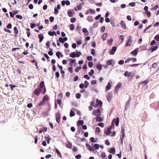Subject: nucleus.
<instances>
[{
	"instance_id": "1",
	"label": "nucleus",
	"mask_w": 159,
	"mask_h": 159,
	"mask_svg": "<svg viewBox=\"0 0 159 159\" xmlns=\"http://www.w3.org/2000/svg\"><path fill=\"white\" fill-rule=\"evenodd\" d=\"M49 99L48 96L47 95H45L43 97L42 101L39 103V105L41 106L45 105L46 102H48Z\"/></svg>"
},
{
	"instance_id": "2",
	"label": "nucleus",
	"mask_w": 159,
	"mask_h": 159,
	"mask_svg": "<svg viewBox=\"0 0 159 159\" xmlns=\"http://www.w3.org/2000/svg\"><path fill=\"white\" fill-rule=\"evenodd\" d=\"M92 114L93 115L96 116L98 115V116H101L100 114V110L99 109H97L93 111Z\"/></svg>"
},
{
	"instance_id": "3",
	"label": "nucleus",
	"mask_w": 159,
	"mask_h": 159,
	"mask_svg": "<svg viewBox=\"0 0 159 159\" xmlns=\"http://www.w3.org/2000/svg\"><path fill=\"white\" fill-rule=\"evenodd\" d=\"M41 89L40 88H38L35 89L34 91V93L37 96H39L41 92Z\"/></svg>"
},
{
	"instance_id": "4",
	"label": "nucleus",
	"mask_w": 159,
	"mask_h": 159,
	"mask_svg": "<svg viewBox=\"0 0 159 159\" xmlns=\"http://www.w3.org/2000/svg\"><path fill=\"white\" fill-rule=\"evenodd\" d=\"M112 97V94L111 92H108L107 94L106 95V98L107 100L109 102H110L111 101V99Z\"/></svg>"
},
{
	"instance_id": "5",
	"label": "nucleus",
	"mask_w": 159,
	"mask_h": 159,
	"mask_svg": "<svg viewBox=\"0 0 159 159\" xmlns=\"http://www.w3.org/2000/svg\"><path fill=\"white\" fill-rule=\"evenodd\" d=\"M131 38H132V37L131 36H129V39L128 41L125 44V46L126 47H129L131 45L132 43V40L131 39Z\"/></svg>"
},
{
	"instance_id": "6",
	"label": "nucleus",
	"mask_w": 159,
	"mask_h": 159,
	"mask_svg": "<svg viewBox=\"0 0 159 159\" xmlns=\"http://www.w3.org/2000/svg\"><path fill=\"white\" fill-rule=\"evenodd\" d=\"M60 114L59 113L57 112L56 114V120L57 122L59 124L60 122Z\"/></svg>"
},
{
	"instance_id": "7",
	"label": "nucleus",
	"mask_w": 159,
	"mask_h": 159,
	"mask_svg": "<svg viewBox=\"0 0 159 159\" xmlns=\"http://www.w3.org/2000/svg\"><path fill=\"white\" fill-rule=\"evenodd\" d=\"M116 50V47H112L111 49L109 52V53L110 55H113Z\"/></svg>"
},
{
	"instance_id": "8",
	"label": "nucleus",
	"mask_w": 159,
	"mask_h": 159,
	"mask_svg": "<svg viewBox=\"0 0 159 159\" xmlns=\"http://www.w3.org/2000/svg\"><path fill=\"white\" fill-rule=\"evenodd\" d=\"M97 105L96 106H99L101 107L102 106V102L101 100H99L98 99L96 100Z\"/></svg>"
},
{
	"instance_id": "9",
	"label": "nucleus",
	"mask_w": 159,
	"mask_h": 159,
	"mask_svg": "<svg viewBox=\"0 0 159 159\" xmlns=\"http://www.w3.org/2000/svg\"><path fill=\"white\" fill-rule=\"evenodd\" d=\"M120 24L122 28L124 29L125 30L126 26L125 22L123 20H121L120 21Z\"/></svg>"
},
{
	"instance_id": "10",
	"label": "nucleus",
	"mask_w": 159,
	"mask_h": 159,
	"mask_svg": "<svg viewBox=\"0 0 159 159\" xmlns=\"http://www.w3.org/2000/svg\"><path fill=\"white\" fill-rule=\"evenodd\" d=\"M113 122H115V125L116 126H118L119 125V118L117 117L116 119H114L113 120Z\"/></svg>"
},
{
	"instance_id": "11",
	"label": "nucleus",
	"mask_w": 159,
	"mask_h": 159,
	"mask_svg": "<svg viewBox=\"0 0 159 159\" xmlns=\"http://www.w3.org/2000/svg\"><path fill=\"white\" fill-rule=\"evenodd\" d=\"M67 14L70 17H72L74 16L73 12L70 10H69L67 11Z\"/></svg>"
},
{
	"instance_id": "12",
	"label": "nucleus",
	"mask_w": 159,
	"mask_h": 159,
	"mask_svg": "<svg viewBox=\"0 0 159 159\" xmlns=\"http://www.w3.org/2000/svg\"><path fill=\"white\" fill-rule=\"evenodd\" d=\"M82 8V7L81 5V4H80L78 6H77L76 7L74 8L75 10L76 11H77L78 10H80Z\"/></svg>"
},
{
	"instance_id": "13",
	"label": "nucleus",
	"mask_w": 159,
	"mask_h": 159,
	"mask_svg": "<svg viewBox=\"0 0 159 159\" xmlns=\"http://www.w3.org/2000/svg\"><path fill=\"white\" fill-rule=\"evenodd\" d=\"M111 128L109 127L107 128V131L105 132V134L107 135H108L110 134Z\"/></svg>"
},
{
	"instance_id": "14",
	"label": "nucleus",
	"mask_w": 159,
	"mask_h": 159,
	"mask_svg": "<svg viewBox=\"0 0 159 159\" xmlns=\"http://www.w3.org/2000/svg\"><path fill=\"white\" fill-rule=\"evenodd\" d=\"M97 122H101L102 121L101 117L100 116H97L95 118Z\"/></svg>"
},
{
	"instance_id": "15",
	"label": "nucleus",
	"mask_w": 159,
	"mask_h": 159,
	"mask_svg": "<svg viewBox=\"0 0 159 159\" xmlns=\"http://www.w3.org/2000/svg\"><path fill=\"white\" fill-rule=\"evenodd\" d=\"M38 37L39 39V42H41L43 40L44 37L43 34H39L38 35Z\"/></svg>"
},
{
	"instance_id": "16",
	"label": "nucleus",
	"mask_w": 159,
	"mask_h": 159,
	"mask_svg": "<svg viewBox=\"0 0 159 159\" xmlns=\"http://www.w3.org/2000/svg\"><path fill=\"white\" fill-rule=\"evenodd\" d=\"M131 74V72H129L128 71H126L125 72V73L124 74V75L126 77V76L129 77L130 76Z\"/></svg>"
},
{
	"instance_id": "17",
	"label": "nucleus",
	"mask_w": 159,
	"mask_h": 159,
	"mask_svg": "<svg viewBox=\"0 0 159 159\" xmlns=\"http://www.w3.org/2000/svg\"><path fill=\"white\" fill-rule=\"evenodd\" d=\"M87 20L90 22H92L93 21V19L92 16H89L87 18Z\"/></svg>"
},
{
	"instance_id": "18",
	"label": "nucleus",
	"mask_w": 159,
	"mask_h": 159,
	"mask_svg": "<svg viewBox=\"0 0 159 159\" xmlns=\"http://www.w3.org/2000/svg\"><path fill=\"white\" fill-rule=\"evenodd\" d=\"M107 33H104L102 36V38L103 40H105L107 39Z\"/></svg>"
},
{
	"instance_id": "19",
	"label": "nucleus",
	"mask_w": 159,
	"mask_h": 159,
	"mask_svg": "<svg viewBox=\"0 0 159 159\" xmlns=\"http://www.w3.org/2000/svg\"><path fill=\"white\" fill-rule=\"evenodd\" d=\"M138 50L137 49H134V50L133 51H132L130 52V54H134V55L136 56L138 52Z\"/></svg>"
},
{
	"instance_id": "20",
	"label": "nucleus",
	"mask_w": 159,
	"mask_h": 159,
	"mask_svg": "<svg viewBox=\"0 0 159 159\" xmlns=\"http://www.w3.org/2000/svg\"><path fill=\"white\" fill-rule=\"evenodd\" d=\"M84 124L83 120H79L77 123V126H79L80 125H83Z\"/></svg>"
},
{
	"instance_id": "21",
	"label": "nucleus",
	"mask_w": 159,
	"mask_h": 159,
	"mask_svg": "<svg viewBox=\"0 0 159 159\" xmlns=\"http://www.w3.org/2000/svg\"><path fill=\"white\" fill-rule=\"evenodd\" d=\"M111 85L110 84V83H108L106 87V89H105V91H107L110 89L111 88Z\"/></svg>"
},
{
	"instance_id": "22",
	"label": "nucleus",
	"mask_w": 159,
	"mask_h": 159,
	"mask_svg": "<svg viewBox=\"0 0 159 159\" xmlns=\"http://www.w3.org/2000/svg\"><path fill=\"white\" fill-rule=\"evenodd\" d=\"M158 48V47L157 46H156L152 48H151L150 50H151V52H152L157 50Z\"/></svg>"
},
{
	"instance_id": "23",
	"label": "nucleus",
	"mask_w": 159,
	"mask_h": 159,
	"mask_svg": "<svg viewBox=\"0 0 159 159\" xmlns=\"http://www.w3.org/2000/svg\"><path fill=\"white\" fill-rule=\"evenodd\" d=\"M44 86V82L43 81L41 82L40 84L38 86L39 88H40V89H41Z\"/></svg>"
},
{
	"instance_id": "24",
	"label": "nucleus",
	"mask_w": 159,
	"mask_h": 159,
	"mask_svg": "<svg viewBox=\"0 0 159 159\" xmlns=\"http://www.w3.org/2000/svg\"><path fill=\"white\" fill-rule=\"evenodd\" d=\"M14 30L15 32V36L17 35L19 33V31L17 28L16 27H15L14 28Z\"/></svg>"
},
{
	"instance_id": "25",
	"label": "nucleus",
	"mask_w": 159,
	"mask_h": 159,
	"mask_svg": "<svg viewBox=\"0 0 159 159\" xmlns=\"http://www.w3.org/2000/svg\"><path fill=\"white\" fill-rule=\"evenodd\" d=\"M113 40L112 38H111L110 39H108L107 41V43L109 45H111Z\"/></svg>"
},
{
	"instance_id": "26",
	"label": "nucleus",
	"mask_w": 159,
	"mask_h": 159,
	"mask_svg": "<svg viewBox=\"0 0 159 159\" xmlns=\"http://www.w3.org/2000/svg\"><path fill=\"white\" fill-rule=\"evenodd\" d=\"M70 56L72 58H75L76 57L75 53L74 52H72L70 54Z\"/></svg>"
},
{
	"instance_id": "27",
	"label": "nucleus",
	"mask_w": 159,
	"mask_h": 159,
	"mask_svg": "<svg viewBox=\"0 0 159 159\" xmlns=\"http://www.w3.org/2000/svg\"><path fill=\"white\" fill-rule=\"evenodd\" d=\"M48 34L51 36H53L54 35H55L56 36H57V34H56V33L55 32H51V31H49L48 32Z\"/></svg>"
},
{
	"instance_id": "28",
	"label": "nucleus",
	"mask_w": 159,
	"mask_h": 159,
	"mask_svg": "<svg viewBox=\"0 0 159 159\" xmlns=\"http://www.w3.org/2000/svg\"><path fill=\"white\" fill-rule=\"evenodd\" d=\"M96 68L97 69L100 70H102V66L101 64H98L96 65Z\"/></svg>"
},
{
	"instance_id": "29",
	"label": "nucleus",
	"mask_w": 159,
	"mask_h": 159,
	"mask_svg": "<svg viewBox=\"0 0 159 159\" xmlns=\"http://www.w3.org/2000/svg\"><path fill=\"white\" fill-rule=\"evenodd\" d=\"M86 146L87 148L90 151H92V148L91 146L89 145L88 144L86 143Z\"/></svg>"
},
{
	"instance_id": "30",
	"label": "nucleus",
	"mask_w": 159,
	"mask_h": 159,
	"mask_svg": "<svg viewBox=\"0 0 159 159\" xmlns=\"http://www.w3.org/2000/svg\"><path fill=\"white\" fill-rule=\"evenodd\" d=\"M115 151V148H111L109 152L110 153L114 154Z\"/></svg>"
},
{
	"instance_id": "31",
	"label": "nucleus",
	"mask_w": 159,
	"mask_h": 159,
	"mask_svg": "<svg viewBox=\"0 0 159 159\" xmlns=\"http://www.w3.org/2000/svg\"><path fill=\"white\" fill-rule=\"evenodd\" d=\"M75 115V113L72 110H71L70 112V117L74 116Z\"/></svg>"
},
{
	"instance_id": "32",
	"label": "nucleus",
	"mask_w": 159,
	"mask_h": 159,
	"mask_svg": "<svg viewBox=\"0 0 159 159\" xmlns=\"http://www.w3.org/2000/svg\"><path fill=\"white\" fill-rule=\"evenodd\" d=\"M81 69V66H80L78 67H76L75 70V71L76 72H78L79 70Z\"/></svg>"
},
{
	"instance_id": "33",
	"label": "nucleus",
	"mask_w": 159,
	"mask_h": 159,
	"mask_svg": "<svg viewBox=\"0 0 159 159\" xmlns=\"http://www.w3.org/2000/svg\"><path fill=\"white\" fill-rule=\"evenodd\" d=\"M121 84H120H120H117V85H116V87H115V90H116V91H118V90H119V89L120 88L121 86Z\"/></svg>"
},
{
	"instance_id": "34",
	"label": "nucleus",
	"mask_w": 159,
	"mask_h": 159,
	"mask_svg": "<svg viewBox=\"0 0 159 159\" xmlns=\"http://www.w3.org/2000/svg\"><path fill=\"white\" fill-rule=\"evenodd\" d=\"M55 151L56 152V153L59 155L60 157H61V154L57 148L56 149Z\"/></svg>"
},
{
	"instance_id": "35",
	"label": "nucleus",
	"mask_w": 159,
	"mask_h": 159,
	"mask_svg": "<svg viewBox=\"0 0 159 159\" xmlns=\"http://www.w3.org/2000/svg\"><path fill=\"white\" fill-rule=\"evenodd\" d=\"M75 28V26L73 24H71L70 25V29L71 30H73Z\"/></svg>"
},
{
	"instance_id": "36",
	"label": "nucleus",
	"mask_w": 159,
	"mask_h": 159,
	"mask_svg": "<svg viewBox=\"0 0 159 159\" xmlns=\"http://www.w3.org/2000/svg\"><path fill=\"white\" fill-rule=\"evenodd\" d=\"M94 73V71L93 69H92L90 70V72H89V75L90 76H91Z\"/></svg>"
},
{
	"instance_id": "37",
	"label": "nucleus",
	"mask_w": 159,
	"mask_h": 159,
	"mask_svg": "<svg viewBox=\"0 0 159 159\" xmlns=\"http://www.w3.org/2000/svg\"><path fill=\"white\" fill-rule=\"evenodd\" d=\"M76 57H79L80 55H82L81 53L80 52H78L75 53Z\"/></svg>"
},
{
	"instance_id": "38",
	"label": "nucleus",
	"mask_w": 159,
	"mask_h": 159,
	"mask_svg": "<svg viewBox=\"0 0 159 159\" xmlns=\"http://www.w3.org/2000/svg\"><path fill=\"white\" fill-rule=\"evenodd\" d=\"M158 66L157 63H154L152 65V67L154 68H156Z\"/></svg>"
},
{
	"instance_id": "39",
	"label": "nucleus",
	"mask_w": 159,
	"mask_h": 159,
	"mask_svg": "<svg viewBox=\"0 0 159 159\" xmlns=\"http://www.w3.org/2000/svg\"><path fill=\"white\" fill-rule=\"evenodd\" d=\"M93 65V63L92 61H89L88 63V66L89 67L91 68Z\"/></svg>"
},
{
	"instance_id": "40",
	"label": "nucleus",
	"mask_w": 159,
	"mask_h": 159,
	"mask_svg": "<svg viewBox=\"0 0 159 159\" xmlns=\"http://www.w3.org/2000/svg\"><path fill=\"white\" fill-rule=\"evenodd\" d=\"M146 13L147 14V16L149 18L151 16V14L149 11H146Z\"/></svg>"
},
{
	"instance_id": "41",
	"label": "nucleus",
	"mask_w": 159,
	"mask_h": 159,
	"mask_svg": "<svg viewBox=\"0 0 159 159\" xmlns=\"http://www.w3.org/2000/svg\"><path fill=\"white\" fill-rule=\"evenodd\" d=\"M89 11L90 13L94 14L95 13V11L94 10L91 9H89Z\"/></svg>"
},
{
	"instance_id": "42",
	"label": "nucleus",
	"mask_w": 159,
	"mask_h": 159,
	"mask_svg": "<svg viewBox=\"0 0 159 159\" xmlns=\"http://www.w3.org/2000/svg\"><path fill=\"white\" fill-rule=\"evenodd\" d=\"M49 49L50 50L48 52V54L49 55H50V56H52L53 54V53L52 52V49L51 48H49Z\"/></svg>"
},
{
	"instance_id": "43",
	"label": "nucleus",
	"mask_w": 159,
	"mask_h": 159,
	"mask_svg": "<svg viewBox=\"0 0 159 159\" xmlns=\"http://www.w3.org/2000/svg\"><path fill=\"white\" fill-rule=\"evenodd\" d=\"M61 54V53L59 51H58L56 53V55L59 59L60 58V56Z\"/></svg>"
},
{
	"instance_id": "44",
	"label": "nucleus",
	"mask_w": 159,
	"mask_h": 159,
	"mask_svg": "<svg viewBox=\"0 0 159 159\" xmlns=\"http://www.w3.org/2000/svg\"><path fill=\"white\" fill-rule=\"evenodd\" d=\"M84 84L85 88H87L88 86L89 83L86 80L84 81Z\"/></svg>"
},
{
	"instance_id": "45",
	"label": "nucleus",
	"mask_w": 159,
	"mask_h": 159,
	"mask_svg": "<svg viewBox=\"0 0 159 159\" xmlns=\"http://www.w3.org/2000/svg\"><path fill=\"white\" fill-rule=\"evenodd\" d=\"M4 30L5 31V32H8V33H9V34H11V31L10 30L7 29H6V28H4Z\"/></svg>"
},
{
	"instance_id": "46",
	"label": "nucleus",
	"mask_w": 159,
	"mask_h": 159,
	"mask_svg": "<svg viewBox=\"0 0 159 159\" xmlns=\"http://www.w3.org/2000/svg\"><path fill=\"white\" fill-rule=\"evenodd\" d=\"M45 139L46 140V141H47V143L48 144H49L50 142V139L49 137H45Z\"/></svg>"
},
{
	"instance_id": "47",
	"label": "nucleus",
	"mask_w": 159,
	"mask_h": 159,
	"mask_svg": "<svg viewBox=\"0 0 159 159\" xmlns=\"http://www.w3.org/2000/svg\"><path fill=\"white\" fill-rule=\"evenodd\" d=\"M12 27V25L11 23L8 24L7 26V28L8 29H10Z\"/></svg>"
},
{
	"instance_id": "48",
	"label": "nucleus",
	"mask_w": 159,
	"mask_h": 159,
	"mask_svg": "<svg viewBox=\"0 0 159 159\" xmlns=\"http://www.w3.org/2000/svg\"><path fill=\"white\" fill-rule=\"evenodd\" d=\"M68 70L70 73H72L73 71L72 67H69L68 69Z\"/></svg>"
},
{
	"instance_id": "49",
	"label": "nucleus",
	"mask_w": 159,
	"mask_h": 159,
	"mask_svg": "<svg viewBox=\"0 0 159 159\" xmlns=\"http://www.w3.org/2000/svg\"><path fill=\"white\" fill-rule=\"evenodd\" d=\"M101 157L102 158H104L105 157L106 154L104 152H103L101 153Z\"/></svg>"
},
{
	"instance_id": "50",
	"label": "nucleus",
	"mask_w": 159,
	"mask_h": 159,
	"mask_svg": "<svg viewBox=\"0 0 159 159\" xmlns=\"http://www.w3.org/2000/svg\"><path fill=\"white\" fill-rule=\"evenodd\" d=\"M59 40L60 42L62 43H64L63 40V38L61 37H60L59 38Z\"/></svg>"
},
{
	"instance_id": "51",
	"label": "nucleus",
	"mask_w": 159,
	"mask_h": 159,
	"mask_svg": "<svg viewBox=\"0 0 159 159\" xmlns=\"http://www.w3.org/2000/svg\"><path fill=\"white\" fill-rule=\"evenodd\" d=\"M107 64L108 65H111L112 64L111 61V60H108L107 62Z\"/></svg>"
},
{
	"instance_id": "52",
	"label": "nucleus",
	"mask_w": 159,
	"mask_h": 159,
	"mask_svg": "<svg viewBox=\"0 0 159 159\" xmlns=\"http://www.w3.org/2000/svg\"><path fill=\"white\" fill-rule=\"evenodd\" d=\"M148 80H145L143 82L140 83L139 84H147L148 83Z\"/></svg>"
},
{
	"instance_id": "53",
	"label": "nucleus",
	"mask_w": 159,
	"mask_h": 159,
	"mask_svg": "<svg viewBox=\"0 0 159 159\" xmlns=\"http://www.w3.org/2000/svg\"><path fill=\"white\" fill-rule=\"evenodd\" d=\"M81 157V156L80 154L77 155L75 156V158L76 159H80Z\"/></svg>"
},
{
	"instance_id": "54",
	"label": "nucleus",
	"mask_w": 159,
	"mask_h": 159,
	"mask_svg": "<svg viewBox=\"0 0 159 159\" xmlns=\"http://www.w3.org/2000/svg\"><path fill=\"white\" fill-rule=\"evenodd\" d=\"M94 147L96 149H98L99 148V145L98 144H95L94 145Z\"/></svg>"
},
{
	"instance_id": "55",
	"label": "nucleus",
	"mask_w": 159,
	"mask_h": 159,
	"mask_svg": "<svg viewBox=\"0 0 159 159\" xmlns=\"http://www.w3.org/2000/svg\"><path fill=\"white\" fill-rule=\"evenodd\" d=\"M58 13L59 11L57 9L56 7H55L54 8V13L56 15L58 14Z\"/></svg>"
},
{
	"instance_id": "56",
	"label": "nucleus",
	"mask_w": 159,
	"mask_h": 159,
	"mask_svg": "<svg viewBox=\"0 0 159 159\" xmlns=\"http://www.w3.org/2000/svg\"><path fill=\"white\" fill-rule=\"evenodd\" d=\"M70 21L71 23H73L76 21V18L75 17L70 19Z\"/></svg>"
},
{
	"instance_id": "57",
	"label": "nucleus",
	"mask_w": 159,
	"mask_h": 159,
	"mask_svg": "<svg viewBox=\"0 0 159 159\" xmlns=\"http://www.w3.org/2000/svg\"><path fill=\"white\" fill-rule=\"evenodd\" d=\"M154 39L157 41H159V34L156 36Z\"/></svg>"
},
{
	"instance_id": "58",
	"label": "nucleus",
	"mask_w": 159,
	"mask_h": 159,
	"mask_svg": "<svg viewBox=\"0 0 159 159\" xmlns=\"http://www.w3.org/2000/svg\"><path fill=\"white\" fill-rule=\"evenodd\" d=\"M81 96V95L80 93H77L76 95V97L77 98H80Z\"/></svg>"
},
{
	"instance_id": "59",
	"label": "nucleus",
	"mask_w": 159,
	"mask_h": 159,
	"mask_svg": "<svg viewBox=\"0 0 159 159\" xmlns=\"http://www.w3.org/2000/svg\"><path fill=\"white\" fill-rule=\"evenodd\" d=\"M105 29V26H103L101 28V32L103 33L104 32Z\"/></svg>"
},
{
	"instance_id": "60",
	"label": "nucleus",
	"mask_w": 159,
	"mask_h": 159,
	"mask_svg": "<svg viewBox=\"0 0 159 159\" xmlns=\"http://www.w3.org/2000/svg\"><path fill=\"white\" fill-rule=\"evenodd\" d=\"M130 61H131V58H128L127 59H126L125 61V63H127L129 62Z\"/></svg>"
},
{
	"instance_id": "61",
	"label": "nucleus",
	"mask_w": 159,
	"mask_h": 159,
	"mask_svg": "<svg viewBox=\"0 0 159 159\" xmlns=\"http://www.w3.org/2000/svg\"><path fill=\"white\" fill-rule=\"evenodd\" d=\"M79 87L81 89H83L85 87L84 85L83 84H81L79 85Z\"/></svg>"
},
{
	"instance_id": "62",
	"label": "nucleus",
	"mask_w": 159,
	"mask_h": 159,
	"mask_svg": "<svg viewBox=\"0 0 159 159\" xmlns=\"http://www.w3.org/2000/svg\"><path fill=\"white\" fill-rule=\"evenodd\" d=\"M16 17L18 19H22V16L20 15H17L16 16Z\"/></svg>"
},
{
	"instance_id": "63",
	"label": "nucleus",
	"mask_w": 159,
	"mask_h": 159,
	"mask_svg": "<svg viewBox=\"0 0 159 159\" xmlns=\"http://www.w3.org/2000/svg\"><path fill=\"white\" fill-rule=\"evenodd\" d=\"M156 43V41L154 40H153L150 43V45L153 46L154 44H155Z\"/></svg>"
},
{
	"instance_id": "64",
	"label": "nucleus",
	"mask_w": 159,
	"mask_h": 159,
	"mask_svg": "<svg viewBox=\"0 0 159 159\" xmlns=\"http://www.w3.org/2000/svg\"><path fill=\"white\" fill-rule=\"evenodd\" d=\"M16 71L19 74H20L21 73V69L18 68L16 70Z\"/></svg>"
}]
</instances>
